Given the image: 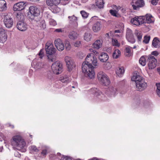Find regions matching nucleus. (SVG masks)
Wrapping results in <instances>:
<instances>
[{
	"label": "nucleus",
	"instance_id": "54",
	"mask_svg": "<svg viewBox=\"0 0 160 160\" xmlns=\"http://www.w3.org/2000/svg\"><path fill=\"white\" fill-rule=\"evenodd\" d=\"M60 160H72V159L69 157L63 156L61 158Z\"/></svg>",
	"mask_w": 160,
	"mask_h": 160
},
{
	"label": "nucleus",
	"instance_id": "40",
	"mask_svg": "<svg viewBox=\"0 0 160 160\" xmlns=\"http://www.w3.org/2000/svg\"><path fill=\"white\" fill-rule=\"evenodd\" d=\"M112 44L113 46L119 47L120 44L118 42V41L115 39L112 38Z\"/></svg>",
	"mask_w": 160,
	"mask_h": 160
},
{
	"label": "nucleus",
	"instance_id": "44",
	"mask_svg": "<svg viewBox=\"0 0 160 160\" xmlns=\"http://www.w3.org/2000/svg\"><path fill=\"white\" fill-rule=\"evenodd\" d=\"M150 36H146L144 37L143 42L146 44L148 43L150 40Z\"/></svg>",
	"mask_w": 160,
	"mask_h": 160
},
{
	"label": "nucleus",
	"instance_id": "56",
	"mask_svg": "<svg viewBox=\"0 0 160 160\" xmlns=\"http://www.w3.org/2000/svg\"><path fill=\"white\" fill-rule=\"evenodd\" d=\"M151 3L153 5H156L157 4V2L156 1V0H152L151 1Z\"/></svg>",
	"mask_w": 160,
	"mask_h": 160
},
{
	"label": "nucleus",
	"instance_id": "53",
	"mask_svg": "<svg viewBox=\"0 0 160 160\" xmlns=\"http://www.w3.org/2000/svg\"><path fill=\"white\" fill-rule=\"evenodd\" d=\"M49 23L52 26H55L56 25V22L53 19L50 20L49 21Z\"/></svg>",
	"mask_w": 160,
	"mask_h": 160
},
{
	"label": "nucleus",
	"instance_id": "10",
	"mask_svg": "<svg viewBox=\"0 0 160 160\" xmlns=\"http://www.w3.org/2000/svg\"><path fill=\"white\" fill-rule=\"evenodd\" d=\"M141 21L142 24L144 23H150L153 22L154 19L152 16L150 14H147L145 16H141Z\"/></svg>",
	"mask_w": 160,
	"mask_h": 160
},
{
	"label": "nucleus",
	"instance_id": "2",
	"mask_svg": "<svg viewBox=\"0 0 160 160\" xmlns=\"http://www.w3.org/2000/svg\"><path fill=\"white\" fill-rule=\"evenodd\" d=\"M10 142L13 148L19 150H22L23 152L25 151V149L22 150L25 147L26 142L21 135H16L14 136L11 139Z\"/></svg>",
	"mask_w": 160,
	"mask_h": 160
},
{
	"label": "nucleus",
	"instance_id": "35",
	"mask_svg": "<svg viewBox=\"0 0 160 160\" xmlns=\"http://www.w3.org/2000/svg\"><path fill=\"white\" fill-rule=\"evenodd\" d=\"M92 35L90 33L86 32L85 33L84 39L85 41L88 42L90 41Z\"/></svg>",
	"mask_w": 160,
	"mask_h": 160
},
{
	"label": "nucleus",
	"instance_id": "29",
	"mask_svg": "<svg viewBox=\"0 0 160 160\" xmlns=\"http://www.w3.org/2000/svg\"><path fill=\"white\" fill-rule=\"evenodd\" d=\"M101 25L99 22L95 23L93 26L92 29L94 32H97L101 29Z\"/></svg>",
	"mask_w": 160,
	"mask_h": 160
},
{
	"label": "nucleus",
	"instance_id": "42",
	"mask_svg": "<svg viewBox=\"0 0 160 160\" xmlns=\"http://www.w3.org/2000/svg\"><path fill=\"white\" fill-rule=\"evenodd\" d=\"M48 148L46 146H43L42 147V151L41 152L42 155L43 156L46 155L47 153Z\"/></svg>",
	"mask_w": 160,
	"mask_h": 160
},
{
	"label": "nucleus",
	"instance_id": "51",
	"mask_svg": "<svg viewBox=\"0 0 160 160\" xmlns=\"http://www.w3.org/2000/svg\"><path fill=\"white\" fill-rule=\"evenodd\" d=\"M104 67L106 69H109L111 68V65L110 63H108L104 65Z\"/></svg>",
	"mask_w": 160,
	"mask_h": 160
},
{
	"label": "nucleus",
	"instance_id": "12",
	"mask_svg": "<svg viewBox=\"0 0 160 160\" xmlns=\"http://www.w3.org/2000/svg\"><path fill=\"white\" fill-rule=\"evenodd\" d=\"M126 37L129 42L132 43H133L135 42L132 31L129 28H127V29Z\"/></svg>",
	"mask_w": 160,
	"mask_h": 160
},
{
	"label": "nucleus",
	"instance_id": "64",
	"mask_svg": "<svg viewBox=\"0 0 160 160\" xmlns=\"http://www.w3.org/2000/svg\"><path fill=\"white\" fill-rule=\"evenodd\" d=\"M72 88H74L75 87L74 86H72Z\"/></svg>",
	"mask_w": 160,
	"mask_h": 160
},
{
	"label": "nucleus",
	"instance_id": "45",
	"mask_svg": "<svg viewBox=\"0 0 160 160\" xmlns=\"http://www.w3.org/2000/svg\"><path fill=\"white\" fill-rule=\"evenodd\" d=\"M43 51V49H41L38 54L39 58L40 59H42L44 56Z\"/></svg>",
	"mask_w": 160,
	"mask_h": 160
},
{
	"label": "nucleus",
	"instance_id": "1",
	"mask_svg": "<svg viewBox=\"0 0 160 160\" xmlns=\"http://www.w3.org/2000/svg\"><path fill=\"white\" fill-rule=\"evenodd\" d=\"M93 65L96 66L97 65V60L96 57L92 54H88L85 59V61L82 65V70L85 75L90 79L94 77L95 72Z\"/></svg>",
	"mask_w": 160,
	"mask_h": 160
},
{
	"label": "nucleus",
	"instance_id": "23",
	"mask_svg": "<svg viewBox=\"0 0 160 160\" xmlns=\"http://www.w3.org/2000/svg\"><path fill=\"white\" fill-rule=\"evenodd\" d=\"M60 80L62 83H64L65 84H67V83L70 81L71 78L70 77L67 75H65L61 77L60 78Z\"/></svg>",
	"mask_w": 160,
	"mask_h": 160
},
{
	"label": "nucleus",
	"instance_id": "37",
	"mask_svg": "<svg viewBox=\"0 0 160 160\" xmlns=\"http://www.w3.org/2000/svg\"><path fill=\"white\" fill-rule=\"evenodd\" d=\"M15 16L19 20H22L23 19L24 16L20 11L18 12L15 13Z\"/></svg>",
	"mask_w": 160,
	"mask_h": 160
},
{
	"label": "nucleus",
	"instance_id": "19",
	"mask_svg": "<svg viewBox=\"0 0 160 160\" xmlns=\"http://www.w3.org/2000/svg\"><path fill=\"white\" fill-rule=\"evenodd\" d=\"M131 80L132 81L135 82L136 84V83H138V82L143 80L144 79L139 75L138 72H134L133 75L131 78Z\"/></svg>",
	"mask_w": 160,
	"mask_h": 160
},
{
	"label": "nucleus",
	"instance_id": "13",
	"mask_svg": "<svg viewBox=\"0 0 160 160\" xmlns=\"http://www.w3.org/2000/svg\"><path fill=\"white\" fill-rule=\"evenodd\" d=\"M55 46L57 49L59 51H62L64 48V45L63 42L60 38L56 39L54 41Z\"/></svg>",
	"mask_w": 160,
	"mask_h": 160
},
{
	"label": "nucleus",
	"instance_id": "52",
	"mask_svg": "<svg viewBox=\"0 0 160 160\" xmlns=\"http://www.w3.org/2000/svg\"><path fill=\"white\" fill-rule=\"evenodd\" d=\"M74 46L76 47H80L81 45V42L80 41H77L74 43Z\"/></svg>",
	"mask_w": 160,
	"mask_h": 160
},
{
	"label": "nucleus",
	"instance_id": "61",
	"mask_svg": "<svg viewBox=\"0 0 160 160\" xmlns=\"http://www.w3.org/2000/svg\"><path fill=\"white\" fill-rule=\"evenodd\" d=\"M2 149V148L1 147H0V152H1Z\"/></svg>",
	"mask_w": 160,
	"mask_h": 160
},
{
	"label": "nucleus",
	"instance_id": "43",
	"mask_svg": "<svg viewBox=\"0 0 160 160\" xmlns=\"http://www.w3.org/2000/svg\"><path fill=\"white\" fill-rule=\"evenodd\" d=\"M156 93L157 95L160 97V82L156 83Z\"/></svg>",
	"mask_w": 160,
	"mask_h": 160
},
{
	"label": "nucleus",
	"instance_id": "8",
	"mask_svg": "<svg viewBox=\"0 0 160 160\" xmlns=\"http://www.w3.org/2000/svg\"><path fill=\"white\" fill-rule=\"evenodd\" d=\"M3 22L5 26L8 28L12 27L13 24V19L8 15L4 16Z\"/></svg>",
	"mask_w": 160,
	"mask_h": 160
},
{
	"label": "nucleus",
	"instance_id": "6",
	"mask_svg": "<svg viewBox=\"0 0 160 160\" xmlns=\"http://www.w3.org/2000/svg\"><path fill=\"white\" fill-rule=\"evenodd\" d=\"M133 9L135 10H138L140 8L144 6V2L141 0H132L131 2Z\"/></svg>",
	"mask_w": 160,
	"mask_h": 160
},
{
	"label": "nucleus",
	"instance_id": "31",
	"mask_svg": "<svg viewBox=\"0 0 160 160\" xmlns=\"http://www.w3.org/2000/svg\"><path fill=\"white\" fill-rule=\"evenodd\" d=\"M68 18L69 19V22L71 23H76L77 24V18L75 17L74 15L72 16H69Z\"/></svg>",
	"mask_w": 160,
	"mask_h": 160
},
{
	"label": "nucleus",
	"instance_id": "4",
	"mask_svg": "<svg viewBox=\"0 0 160 160\" xmlns=\"http://www.w3.org/2000/svg\"><path fill=\"white\" fill-rule=\"evenodd\" d=\"M98 80L104 86H108L110 83L109 78L104 72L102 71L99 72L97 74Z\"/></svg>",
	"mask_w": 160,
	"mask_h": 160
},
{
	"label": "nucleus",
	"instance_id": "60",
	"mask_svg": "<svg viewBox=\"0 0 160 160\" xmlns=\"http://www.w3.org/2000/svg\"><path fill=\"white\" fill-rule=\"evenodd\" d=\"M105 36H106L108 37L109 36V34L108 33H107L106 34Z\"/></svg>",
	"mask_w": 160,
	"mask_h": 160
},
{
	"label": "nucleus",
	"instance_id": "25",
	"mask_svg": "<svg viewBox=\"0 0 160 160\" xmlns=\"http://www.w3.org/2000/svg\"><path fill=\"white\" fill-rule=\"evenodd\" d=\"M116 73L119 77H122L124 72V70L122 67H119L116 70Z\"/></svg>",
	"mask_w": 160,
	"mask_h": 160
},
{
	"label": "nucleus",
	"instance_id": "57",
	"mask_svg": "<svg viewBox=\"0 0 160 160\" xmlns=\"http://www.w3.org/2000/svg\"><path fill=\"white\" fill-rule=\"evenodd\" d=\"M90 51L91 52H92V51L96 55H97V54H98V52L97 51H94V50H93L92 49H90Z\"/></svg>",
	"mask_w": 160,
	"mask_h": 160
},
{
	"label": "nucleus",
	"instance_id": "48",
	"mask_svg": "<svg viewBox=\"0 0 160 160\" xmlns=\"http://www.w3.org/2000/svg\"><path fill=\"white\" fill-rule=\"evenodd\" d=\"M80 13L82 17L86 18L88 17V13L84 11H82L80 12Z\"/></svg>",
	"mask_w": 160,
	"mask_h": 160
},
{
	"label": "nucleus",
	"instance_id": "7",
	"mask_svg": "<svg viewBox=\"0 0 160 160\" xmlns=\"http://www.w3.org/2000/svg\"><path fill=\"white\" fill-rule=\"evenodd\" d=\"M68 0H46L47 5L50 6H56L60 3L65 5L68 3Z\"/></svg>",
	"mask_w": 160,
	"mask_h": 160
},
{
	"label": "nucleus",
	"instance_id": "34",
	"mask_svg": "<svg viewBox=\"0 0 160 160\" xmlns=\"http://www.w3.org/2000/svg\"><path fill=\"white\" fill-rule=\"evenodd\" d=\"M121 52L118 49H116L113 53L112 57L113 58H117L120 56Z\"/></svg>",
	"mask_w": 160,
	"mask_h": 160
},
{
	"label": "nucleus",
	"instance_id": "3",
	"mask_svg": "<svg viewBox=\"0 0 160 160\" xmlns=\"http://www.w3.org/2000/svg\"><path fill=\"white\" fill-rule=\"evenodd\" d=\"M40 14V10L37 6H31L29 7L28 17L30 19L37 21L36 18Z\"/></svg>",
	"mask_w": 160,
	"mask_h": 160
},
{
	"label": "nucleus",
	"instance_id": "18",
	"mask_svg": "<svg viewBox=\"0 0 160 160\" xmlns=\"http://www.w3.org/2000/svg\"><path fill=\"white\" fill-rule=\"evenodd\" d=\"M32 65L35 69L38 70L42 68L44 65L40 61L35 59L32 62Z\"/></svg>",
	"mask_w": 160,
	"mask_h": 160
},
{
	"label": "nucleus",
	"instance_id": "30",
	"mask_svg": "<svg viewBox=\"0 0 160 160\" xmlns=\"http://www.w3.org/2000/svg\"><path fill=\"white\" fill-rule=\"evenodd\" d=\"M108 94L111 96H114L117 93V90L116 88L111 87L108 89Z\"/></svg>",
	"mask_w": 160,
	"mask_h": 160
},
{
	"label": "nucleus",
	"instance_id": "41",
	"mask_svg": "<svg viewBox=\"0 0 160 160\" xmlns=\"http://www.w3.org/2000/svg\"><path fill=\"white\" fill-rule=\"evenodd\" d=\"M65 47L66 49L67 50H70L71 48V46L69 42L67 40L65 41Z\"/></svg>",
	"mask_w": 160,
	"mask_h": 160
},
{
	"label": "nucleus",
	"instance_id": "38",
	"mask_svg": "<svg viewBox=\"0 0 160 160\" xmlns=\"http://www.w3.org/2000/svg\"><path fill=\"white\" fill-rule=\"evenodd\" d=\"M48 57L50 61L53 62L56 60V56L53 54L48 55Z\"/></svg>",
	"mask_w": 160,
	"mask_h": 160
},
{
	"label": "nucleus",
	"instance_id": "21",
	"mask_svg": "<svg viewBox=\"0 0 160 160\" xmlns=\"http://www.w3.org/2000/svg\"><path fill=\"white\" fill-rule=\"evenodd\" d=\"M141 16H136L131 19V22L133 25L138 26L142 24L141 22Z\"/></svg>",
	"mask_w": 160,
	"mask_h": 160
},
{
	"label": "nucleus",
	"instance_id": "62",
	"mask_svg": "<svg viewBox=\"0 0 160 160\" xmlns=\"http://www.w3.org/2000/svg\"><path fill=\"white\" fill-rule=\"evenodd\" d=\"M30 1H35V0H29Z\"/></svg>",
	"mask_w": 160,
	"mask_h": 160
},
{
	"label": "nucleus",
	"instance_id": "11",
	"mask_svg": "<svg viewBox=\"0 0 160 160\" xmlns=\"http://www.w3.org/2000/svg\"><path fill=\"white\" fill-rule=\"evenodd\" d=\"M148 67L149 69H152L156 67L157 63V60L155 57L152 55L148 58Z\"/></svg>",
	"mask_w": 160,
	"mask_h": 160
},
{
	"label": "nucleus",
	"instance_id": "47",
	"mask_svg": "<svg viewBox=\"0 0 160 160\" xmlns=\"http://www.w3.org/2000/svg\"><path fill=\"white\" fill-rule=\"evenodd\" d=\"M30 149L35 152H38L39 150L35 146H32L29 147Z\"/></svg>",
	"mask_w": 160,
	"mask_h": 160
},
{
	"label": "nucleus",
	"instance_id": "36",
	"mask_svg": "<svg viewBox=\"0 0 160 160\" xmlns=\"http://www.w3.org/2000/svg\"><path fill=\"white\" fill-rule=\"evenodd\" d=\"M135 34L137 36L139 41H141L142 38V34L141 32L138 30H135Z\"/></svg>",
	"mask_w": 160,
	"mask_h": 160
},
{
	"label": "nucleus",
	"instance_id": "26",
	"mask_svg": "<svg viewBox=\"0 0 160 160\" xmlns=\"http://www.w3.org/2000/svg\"><path fill=\"white\" fill-rule=\"evenodd\" d=\"M102 41L99 40L96 41L92 44V47L94 48L99 49L101 48L102 46Z\"/></svg>",
	"mask_w": 160,
	"mask_h": 160
},
{
	"label": "nucleus",
	"instance_id": "58",
	"mask_svg": "<svg viewBox=\"0 0 160 160\" xmlns=\"http://www.w3.org/2000/svg\"><path fill=\"white\" fill-rule=\"evenodd\" d=\"M9 125V127L11 128H14V126L13 125H11L10 124H8Z\"/></svg>",
	"mask_w": 160,
	"mask_h": 160
},
{
	"label": "nucleus",
	"instance_id": "46",
	"mask_svg": "<svg viewBox=\"0 0 160 160\" xmlns=\"http://www.w3.org/2000/svg\"><path fill=\"white\" fill-rule=\"evenodd\" d=\"M110 12L112 15L116 17H118L119 16L118 14L117 13V12L115 10H110Z\"/></svg>",
	"mask_w": 160,
	"mask_h": 160
},
{
	"label": "nucleus",
	"instance_id": "14",
	"mask_svg": "<svg viewBox=\"0 0 160 160\" xmlns=\"http://www.w3.org/2000/svg\"><path fill=\"white\" fill-rule=\"evenodd\" d=\"M138 82L136 84V88L138 90L142 91L147 87V84L145 81L144 79Z\"/></svg>",
	"mask_w": 160,
	"mask_h": 160
},
{
	"label": "nucleus",
	"instance_id": "55",
	"mask_svg": "<svg viewBox=\"0 0 160 160\" xmlns=\"http://www.w3.org/2000/svg\"><path fill=\"white\" fill-rule=\"evenodd\" d=\"M151 53L152 55H153L156 56H157L158 54V52H157V51H153Z\"/></svg>",
	"mask_w": 160,
	"mask_h": 160
},
{
	"label": "nucleus",
	"instance_id": "33",
	"mask_svg": "<svg viewBox=\"0 0 160 160\" xmlns=\"http://www.w3.org/2000/svg\"><path fill=\"white\" fill-rule=\"evenodd\" d=\"M78 36L77 33L75 32L72 31L70 32L69 35V38L71 39L74 40L77 39Z\"/></svg>",
	"mask_w": 160,
	"mask_h": 160
},
{
	"label": "nucleus",
	"instance_id": "17",
	"mask_svg": "<svg viewBox=\"0 0 160 160\" xmlns=\"http://www.w3.org/2000/svg\"><path fill=\"white\" fill-rule=\"evenodd\" d=\"M25 3L22 2L17 3L15 4L13 7V10L14 11H20L24 9L25 8Z\"/></svg>",
	"mask_w": 160,
	"mask_h": 160
},
{
	"label": "nucleus",
	"instance_id": "49",
	"mask_svg": "<svg viewBox=\"0 0 160 160\" xmlns=\"http://www.w3.org/2000/svg\"><path fill=\"white\" fill-rule=\"evenodd\" d=\"M40 26L43 29H44L46 28V25L45 23V21L44 20H42L40 21Z\"/></svg>",
	"mask_w": 160,
	"mask_h": 160
},
{
	"label": "nucleus",
	"instance_id": "63",
	"mask_svg": "<svg viewBox=\"0 0 160 160\" xmlns=\"http://www.w3.org/2000/svg\"><path fill=\"white\" fill-rule=\"evenodd\" d=\"M136 48V47L135 46H134L133 47V48Z\"/></svg>",
	"mask_w": 160,
	"mask_h": 160
},
{
	"label": "nucleus",
	"instance_id": "20",
	"mask_svg": "<svg viewBox=\"0 0 160 160\" xmlns=\"http://www.w3.org/2000/svg\"><path fill=\"white\" fill-rule=\"evenodd\" d=\"M17 27L19 30L22 31H25L27 28L26 24L22 21H19L18 22Z\"/></svg>",
	"mask_w": 160,
	"mask_h": 160
},
{
	"label": "nucleus",
	"instance_id": "5",
	"mask_svg": "<svg viewBox=\"0 0 160 160\" xmlns=\"http://www.w3.org/2000/svg\"><path fill=\"white\" fill-rule=\"evenodd\" d=\"M52 69L53 73L58 75L61 73L62 70V64L59 61H57L52 65Z\"/></svg>",
	"mask_w": 160,
	"mask_h": 160
},
{
	"label": "nucleus",
	"instance_id": "24",
	"mask_svg": "<svg viewBox=\"0 0 160 160\" xmlns=\"http://www.w3.org/2000/svg\"><path fill=\"white\" fill-rule=\"evenodd\" d=\"M152 46L155 48H159L160 46V41L157 37L154 38L152 42Z\"/></svg>",
	"mask_w": 160,
	"mask_h": 160
},
{
	"label": "nucleus",
	"instance_id": "22",
	"mask_svg": "<svg viewBox=\"0 0 160 160\" xmlns=\"http://www.w3.org/2000/svg\"><path fill=\"white\" fill-rule=\"evenodd\" d=\"M108 56L106 52H102L99 56V58L102 62H106L108 59Z\"/></svg>",
	"mask_w": 160,
	"mask_h": 160
},
{
	"label": "nucleus",
	"instance_id": "59",
	"mask_svg": "<svg viewBox=\"0 0 160 160\" xmlns=\"http://www.w3.org/2000/svg\"><path fill=\"white\" fill-rule=\"evenodd\" d=\"M114 32L115 33H120V31L119 30H115Z\"/></svg>",
	"mask_w": 160,
	"mask_h": 160
},
{
	"label": "nucleus",
	"instance_id": "32",
	"mask_svg": "<svg viewBox=\"0 0 160 160\" xmlns=\"http://www.w3.org/2000/svg\"><path fill=\"white\" fill-rule=\"evenodd\" d=\"M132 47L129 46H127L126 47L125 50V54L127 56L129 57L132 55Z\"/></svg>",
	"mask_w": 160,
	"mask_h": 160
},
{
	"label": "nucleus",
	"instance_id": "39",
	"mask_svg": "<svg viewBox=\"0 0 160 160\" xmlns=\"http://www.w3.org/2000/svg\"><path fill=\"white\" fill-rule=\"evenodd\" d=\"M139 62L142 66L145 65L146 64V59L144 57L142 56L141 57L139 60Z\"/></svg>",
	"mask_w": 160,
	"mask_h": 160
},
{
	"label": "nucleus",
	"instance_id": "27",
	"mask_svg": "<svg viewBox=\"0 0 160 160\" xmlns=\"http://www.w3.org/2000/svg\"><path fill=\"white\" fill-rule=\"evenodd\" d=\"M6 2L4 0H0V11H3L7 9Z\"/></svg>",
	"mask_w": 160,
	"mask_h": 160
},
{
	"label": "nucleus",
	"instance_id": "28",
	"mask_svg": "<svg viewBox=\"0 0 160 160\" xmlns=\"http://www.w3.org/2000/svg\"><path fill=\"white\" fill-rule=\"evenodd\" d=\"M104 4L103 0H95V5L98 8L100 9L103 8Z\"/></svg>",
	"mask_w": 160,
	"mask_h": 160
},
{
	"label": "nucleus",
	"instance_id": "9",
	"mask_svg": "<svg viewBox=\"0 0 160 160\" xmlns=\"http://www.w3.org/2000/svg\"><path fill=\"white\" fill-rule=\"evenodd\" d=\"M65 60L66 62L68 70L71 71L75 67V63L71 58L68 56L65 57Z\"/></svg>",
	"mask_w": 160,
	"mask_h": 160
},
{
	"label": "nucleus",
	"instance_id": "50",
	"mask_svg": "<svg viewBox=\"0 0 160 160\" xmlns=\"http://www.w3.org/2000/svg\"><path fill=\"white\" fill-rule=\"evenodd\" d=\"M54 31L58 33H62L64 32V29L63 28H57Z\"/></svg>",
	"mask_w": 160,
	"mask_h": 160
},
{
	"label": "nucleus",
	"instance_id": "16",
	"mask_svg": "<svg viewBox=\"0 0 160 160\" xmlns=\"http://www.w3.org/2000/svg\"><path fill=\"white\" fill-rule=\"evenodd\" d=\"M7 35L6 32L2 28H0V43H3L7 40Z\"/></svg>",
	"mask_w": 160,
	"mask_h": 160
},
{
	"label": "nucleus",
	"instance_id": "15",
	"mask_svg": "<svg viewBox=\"0 0 160 160\" xmlns=\"http://www.w3.org/2000/svg\"><path fill=\"white\" fill-rule=\"evenodd\" d=\"M47 53L48 54H54L56 51V49L54 48L52 44L47 43L45 47Z\"/></svg>",
	"mask_w": 160,
	"mask_h": 160
}]
</instances>
